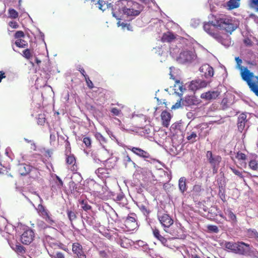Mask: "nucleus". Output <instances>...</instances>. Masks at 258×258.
Instances as JSON below:
<instances>
[{"label":"nucleus","mask_w":258,"mask_h":258,"mask_svg":"<svg viewBox=\"0 0 258 258\" xmlns=\"http://www.w3.org/2000/svg\"><path fill=\"white\" fill-rule=\"evenodd\" d=\"M135 217L134 214H131L125 221V225L130 230L135 229L138 227Z\"/></svg>","instance_id":"nucleus-15"},{"label":"nucleus","mask_w":258,"mask_h":258,"mask_svg":"<svg viewBox=\"0 0 258 258\" xmlns=\"http://www.w3.org/2000/svg\"><path fill=\"white\" fill-rule=\"evenodd\" d=\"M181 122H175L173 123L170 127V131L173 133H177L178 131H180L181 129Z\"/></svg>","instance_id":"nucleus-34"},{"label":"nucleus","mask_w":258,"mask_h":258,"mask_svg":"<svg viewBox=\"0 0 258 258\" xmlns=\"http://www.w3.org/2000/svg\"><path fill=\"white\" fill-rule=\"evenodd\" d=\"M162 125L164 127H168L171 118V114L167 111H163L161 114Z\"/></svg>","instance_id":"nucleus-18"},{"label":"nucleus","mask_w":258,"mask_h":258,"mask_svg":"<svg viewBox=\"0 0 258 258\" xmlns=\"http://www.w3.org/2000/svg\"><path fill=\"white\" fill-rule=\"evenodd\" d=\"M194 59V54L191 51L185 50L181 52L178 57L177 61L181 63H191Z\"/></svg>","instance_id":"nucleus-8"},{"label":"nucleus","mask_w":258,"mask_h":258,"mask_svg":"<svg viewBox=\"0 0 258 258\" xmlns=\"http://www.w3.org/2000/svg\"><path fill=\"white\" fill-rule=\"evenodd\" d=\"M230 169L234 174H235L236 175L239 177L240 179H242L243 180H244V176L242 175V171L236 169L234 167H230Z\"/></svg>","instance_id":"nucleus-38"},{"label":"nucleus","mask_w":258,"mask_h":258,"mask_svg":"<svg viewBox=\"0 0 258 258\" xmlns=\"http://www.w3.org/2000/svg\"><path fill=\"white\" fill-rule=\"evenodd\" d=\"M207 228L209 233H218L219 231L218 227L216 225H208Z\"/></svg>","instance_id":"nucleus-36"},{"label":"nucleus","mask_w":258,"mask_h":258,"mask_svg":"<svg viewBox=\"0 0 258 258\" xmlns=\"http://www.w3.org/2000/svg\"><path fill=\"white\" fill-rule=\"evenodd\" d=\"M66 162L68 165H72L73 169L76 164V159L73 155H67Z\"/></svg>","instance_id":"nucleus-33"},{"label":"nucleus","mask_w":258,"mask_h":258,"mask_svg":"<svg viewBox=\"0 0 258 258\" xmlns=\"http://www.w3.org/2000/svg\"><path fill=\"white\" fill-rule=\"evenodd\" d=\"M83 142L87 147H90L91 146L92 141L90 138L88 137H84Z\"/></svg>","instance_id":"nucleus-50"},{"label":"nucleus","mask_w":258,"mask_h":258,"mask_svg":"<svg viewBox=\"0 0 258 258\" xmlns=\"http://www.w3.org/2000/svg\"><path fill=\"white\" fill-rule=\"evenodd\" d=\"M47 251L49 255L52 258H65L64 254L61 252H56L55 253L52 251L51 249H47Z\"/></svg>","instance_id":"nucleus-31"},{"label":"nucleus","mask_w":258,"mask_h":258,"mask_svg":"<svg viewBox=\"0 0 258 258\" xmlns=\"http://www.w3.org/2000/svg\"><path fill=\"white\" fill-rule=\"evenodd\" d=\"M127 148L138 156L143 158L145 160L151 163H154L158 162V160L153 158L148 152L140 148L130 146L127 147Z\"/></svg>","instance_id":"nucleus-6"},{"label":"nucleus","mask_w":258,"mask_h":258,"mask_svg":"<svg viewBox=\"0 0 258 258\" xmlns=\"http://www.w3.org/2000/svg\"><path fill=\"white\" fill-rule=\"evenodd\" d=\"M72 251L78 258H86V255L83 250L82 246L79 243H74L72 245Z\"/></svg>","instance_id":"nucleus-14"},{"label":"nucleus","mask_w":258,"mask_h":258,"mask_svg":"<svg viewBox=\"0 0 258 258\" xmlns=\"http://www.w3.org/2000/svg\"><path fill=\"white\" fill-rule=\"evenodd\" d=\"M24 36V32L21 31H18L16 32L15 37L16 38H20Z\"/></svg>","instance_id":"nucleus-58"},{"label":"nucleus","mask_w":258,"mask_h":258,"mask_svg":"<svg viewBox=\"0 0 258 258\" xmlns=\"http://www.w3.org/2000/svg\"><path fill=\"white\" fill-rule=\"evenodd\" d=\"M123 162L125 165H126L128 163L133 162V161L132 160L131 157L126 153L124 154V156L123 157Z\"/></svg>","instance_id":"nucleus-53"},{"label":"nucleus","mask_w":258,"mask_h":258,"mask_svg":"<svg viewBox=\"0 0 258 258\" xmlns=\"http://www.w3.org/2000/svg\"><path fill=\"white\" fill-rule=\"evenodd\" d=\"M117 9L120 13L124 14L127 16H138L143 10V6L138 3L131 0H122L118 2L117 5Z\"/></svg>","instance_id":"nucleus-1"},{"label":"nucleus","mask_w":258,"mask_h":258,"mask_svg":"<svg viewBox=\"0 0 258 258\" xmlns=\"http://www.w3.org/2000/svg\"><path fill=\"white\" fill-rule=\"evenodd\" d=\"M95 186L96 187V189H97V192H103L104 193L105 191L106 190V187H102L101 190H100L99 188H101V186L98 184H95Z\"/></svg>","instance_id":"nucleus-56"},{"label":"nucleus","mask_w":258,"mask_h":258,"mask_svg":"<svg viewBox=\"0 0 258 258\" xmlns=\"http://www.w3.org/2000/svg\"><path fill=\"white\" fill-rule=\"evenodd\" d=\"M182 104L183 106L186 107L187 110L192 109L194 105V96H186L184 99L182 100Z\"/></svg>","instance_id":"nucleus-19"},{"label":"nucleus","mask_w":258,"mask_h":258,"mask_svg":"<svg viewBox=\"0 0 258 258\" xmlns=\"http://www.w3.org/2000/svg\"><path fill=\"white\" fill-rule=\"evenodd\" d=\"M215 25L219 29L224 30L230 34L237 28L234 21L230 17L223 15L215 18Z\"/></svg>","instance_id":"nucleus-2"},{"label":"nucleus","mask_w":258,"mask_h":258,"mask_svg":"<svg viewBox=\"0 0 258 258\" xmlns=\"http://www.w3.org/2000/svg\"><path fill=\"white\" fill-rule=\"evenodd\" d=\"M157 217L160 223L163 227L164 230L165 228L170 226V225L173 224V220L170 216L162 211L158 212Z\"/></svg>","instance_id":"nucleus-7"},{"label":"nucleus","mask_w":258,"mask_h":258,"mask_svg":"<svg viewBox=\"0 0 258 258\" xmlns=\"http://www.w3.org/2000/svg\"><path fill=\"white\" fill-rule=\"evenodd\" d=\"M110 112L113 115L120 116L121 114V111L116 107H112L110 109Z\"/></svg>","instance_id":"nucleus-47"},{"label":"nucleus","mask_w":258,"mask_h":258,"mask_svg":"<svg viewBox=\"0 0 258 258\" xmlns=\"http://www.w3.org/2000/svg\"><path fill=\"white\" fill-rule=\"evenodd\" d=\"M55 176L57 180V181L55 182L57 186L59 189H61L63 185V183L62 180L60 178V177L58 176H57V175H55Z\"/></svg>","instance_id":"nucleus-51"},{"label":"nucleus","mask_w":258,"mask_h":258,"mask_svg":"<svg viewBox=\"0 0 258 258\" xmlns=\"http://www.w3.org/2000/svg\"><path fill=\"white\" fill-rule=\"evenodd\" d=\"M221 93V91L218 89L214 91H209L202 93L201 98L207 101L216 99Z\"/></svg>","instance_id":"nucleus-12"},{"label":"nucleus","mask_w":258,"mask_h":258,"mask_svg":"<svg viewBox=\"0 0 258 258\" xmlns=\"http://www.w3.org/2000/svg\"><path fill=\"white\" fill-rule=\"evenodd\" d=\"M15 44L20 48H25L27 45L26 41L22 39L17 40L15 42Z\"/></svg>","instance_id":"nucleus-43"},{"label":"nucleus","mask_w":258,"mask_h":258,"mask_svg":"<svg viewBox=\"0 0 258 258\" xmlns=\"http://www.w3.org/2000/svg\"><path fill=\"white\" fill-rule=\"evenodd\" d=\"M106 131L107 133L108 134V135L110 136V137L112 140H117L115 136L113 134L112 132L111 131H110L108 128H106Z\"/></svg>","instance_id":"nucleus-61"},{"label":"nucleus","mask_w":258,"mask_h":258,"mask_svg":"<svg viewBox=\"0 0 258 258\" xmlns=\"http://www.w3.org/2000/svg\"><path fill=\"white\" fill-rule=\"evenodd\" d=\"M18 171L22 175H25L28 174L32 171L33 168L29 165L26 164H20L18 166Z\"/></svg>","instance_id":"nucleus-20"},{"label":"nucleus","mask_w":258,"mask_h":258,"mask_svg":"<svg viewBox=\"0 0 258 258\" xmlns=\"http://www.w3.org/2000/svg\"><path fill=\"white\" fill-rule=\"evenodd\" d=\"M140 250L146 252H149V251H150V248L149 247L148 245L146 243V244L140 249Z\"/></svg>","instance_id":"nucleus-62"},{"label":"nucleus","mask_w":258,"mask_h":258,"mask_svg":"<svg viewBox=\"0 0 258 258\" xmlns=\"http://www.w3.org/2000/svg\"><path fill=\"white\" fill-rule=\"evenodd\" d=\"M181 99L180 100L178 101L174 105H172L171 107L172 109H178L181 106Z\"/></svg>","instance_id":"nucleus-60"},{"label":"nucleus","mask_w":258,"mask_h":258,"mask_svg":"<svg viewBox=\"0 0 258 258\" xmlns=\"http://www.w3.org/2000/svg\"><path fill=\"white\" fill-rule=\"evenodd\" d=\"M37 225L42 228H45L46 227L45 223L42 221H38L37 222Z\"/></svg>","instance_id":"nucleus-64"},{"label":"nucleus","mask_w":258,"mask_h":258,"mask_svg":"<svg viewBox=\"0 0 258 258\" xmlns=\"http://www.w3.org/2000/svg\"><path fill=\"white\" fill-rule=\"evenodd\" d=\"M199 71L202 76L206 79L210 78L214 75V69L208 64L202 65L199 69Z\"/></svg>","instance_id":"nucleus-13"},{"label":"nucleus","mask_w":258,"mask_h":258,"mask_svg":"<svg viewBox=\"0 0 258 258\" xmlns=\"http://www.w3.org/2000/svg\"><path fill=\"white\" fill-rule=\"evenodd\" d=\"M67 215L68 216V218L70 221L71 222V225L73 227H74L73 224L72 223V221L74 220H75L77 218L76 213L70 210H67Z\"/></svg>","instance_id":"nucleus-39"},{"label":"nucleus","mask_w":258,"mask_h":258,"mask_svg":"<svg viewBox=\"0 0 258 258\" xmlns=\"http://www.w3.org/2000/svg\"><path fill=\"white\" fill-rule=\"evenodd\" d=\"M221 108L222 110H226L229 107V103L227 98H224L221 102Z\"/></svg>","instance_id":"nucleus-40"},{"label":"nucleus","mask_w":258,"mask_h":258,"mask_svg":"<svg viewBox=\"0 0 258 258\" xmlns=\"http://www.w3.org/2000/svg\"><path fill=\"white\" fill-rule=\"evenodd\" d=\"M86 222L90 225H92L94 224V219L92 217H87L86 218H84Z\"/></svg>","instance_id":"nucleus-55"},{"label":"nucleus","mask_w":258,"mask_h":258,"mask_svg":"<svg viewBox=\"0 0 258 258\" xmlns=\"http://www.w3.org/2000/svg\"><path fill=\"white\" fill-rule=\"evenodd\" d=\"M184 254H182L184 258H194V255L192 254V250L190 249V250L187 249H185L184 250Z\"/></svg>","instance_id":"nucleus-44"},{"label":"nucleus","mask_w":258,"mask_h":258,"mask_svg":"<svg viewBox=\"0 0 258 258\" xmlns=\"http://www.w3.org/2000/svg\"><path fill=\"white\" fill-rule=\"evenodd\" d=\"M191 121L189 122V123L187 124L186 128V131L187 132V136L186 138L188 140H192L194 137V132H191V129L192 128V124L191 123Z\"/></svg>","instance_id":"nucleus-32"},{"label":"nucleus","mask_w":258,"mask_h":258,"mask_svg":"<svg viewBox=\"0 0 258 258\" xmlns=\"http://www.w3.org/2000/svg\"><path fill=\"white\" fill-rule=\"evenodd\" d=\"M146 242L142 240H138L136 243V245L138 246L140 249L143 247L145 244Z\"/></svg>","instance_id":"nucleus-59"},{"label":"nucleus","mask_w":258,"mask_h":258,"mask_svg":"<svg viewBox=\"0 0 258 258\" xmlns=\"http://www.w3.org/2000/svg\"><path fill=\"white\" fill-rule=\"evenodd\" d=\"M153 235L164 246H168L167 240L160 234L158 229L153 230Z\"/></svg>","instance_id":"nucleus-22"},{"label":"nucleus","mask_w":258,"mask_h":258,"mask_svg":"<svg viewBox=\"0 0 258 258\" xmlns=\"http://www.w3.org/2000/svg\"><path fill=\"white\" fill-rule=\"evenodd\" d=\"M226 248L231 250L235 252L236 247V242H228L225 243Z\"/></svg>","instance_id":"nucleus-42"},{"label":"nucleus","mask_w":258,"mask_h":258,"mask_svg":"<svg viewBox=\"0 0 258 258\" xmlns=\"http://www.w3.org/2000/svg\"><path fill=\"white\" fill-rule=\"evenodd\" d=\"M225 213L226 215H227L228 216V218L230 220L233 221L234 223H236L237 218L235 214L233 213V212L232 211V209L230 208H228L225 211Z\"/></svg>","instance_id":"nucleus-30"},{"label":"nucleus","mask_w":258,"mask_h":258,"mask_svg":"<svg viewBox=\"0 0 258 258\" xmlns=\"http://www.w3.org/2000/svg\"><path fill=\"white\" fill-rule=\"evenodd\" d=\"M178 186L180 191L183 193L186 190V179L184 177L180 178L178 181Z\"/></svg>","instance_id":"nucleus-27"},{"label":"nucleus","mask_w":258,"mask_h":258,"mask_svg":"<svg viewBox=\"0 0 258 258\" xmlns=\"http://www.w3.org/2000/svg\"><path fill=\"white\" fill-rule=\"evenodd\" d=\"M37 196L40 200V203L38 206V207L36 209L40 216L41 217H44L45 215H47V214L49 213L47 210H46L45 207L42 205V203L43 202L42 199L40 197L39 195H37Z\"/></svg>","instance_id":"nucleus-21"},{"label":"nucleus","mask_w":258,"mask_h":258,"mask_svg":"<svg viewBox=\"0 0 258 258\" xmlns=\"http://www.w3.org/2000/svg\"><path fill=\"white\" fill-rule=\"evenodd\" d=\"M241 76L242 79L247 83L250 90L258 96V85L252 80L253 74L245 68L244 71L241 72Z\"/></svg>","instance_id":"nucleus-4"},{"label":"nucleus","mask_w":258,"mask_h":258,"mask_svg":"<svg viewBox=\"0 0 258 258\" xmlns=\"http://www.w3.org/2000/svg\"><path fill=\"white\" fill-rule=\"evenodd\" d=\"M210 83L204 80H196L195 81V88L196 89H200L205 88Z\"/></svg>","instance_id":"nucleus-25"},{"label":"nucleus","mask_w":258,"mask_h":258,"mask_svg":"<svg viewBox=\"0 0 258 258\" xmlns=\"http://www.w3.org/2000/svg\"><path fill=\"white\" fill-rule=\"evenodd\" d=\"M81 208L86 211L90 210L91 208V207L87 204V202H85L84 200H82L81 202Z\"/></svg>","instance_id":"nucleus-45"},{"label":"nucleus","mask_w":258,"mask_h":258,"mask_svg":"<svg viewBox=\"0 0 258 258\" xmlns=\"http://www.w3.org/2000/svg\"><path fill=\"white\" fill-rule=\"evenodd\" d=\"M11 247L18 254H23L25 253L24 247L18 242L11 244Z\"/></svg>","instance_id":"nucleus-24"},{"label":"nucleus","mask_w":258,"mask_h":258,"mask_svg":"<svg viewBox=\"0 0 258 258\" xmlns=\"http://www.w3.org/2000/svg\"><path fill=\"white\" fill-rule=\"evenodd\" d=\"M250 251V245L243 242H236L235 253L241 255H246Z\"/></svg>","instance_id":"nucleus-11"},{"label":"nucleus","mask_w":258,"mask_h":258,"mask_svg":"<svg viewBox=\"0 0 258 258\" xmlns=\"http://www.w3.org/2000/svg\"><path fill=\"white\" fill-rule=\"evenodd\" d=\"M246 233L249 238H254L258 242V232L255 229H249Z\"/></svg>","instance_id":"nucleus-28"},{"label":"nucleus","mask_w":258,"mask_h":258,"mask_svg":"<svg viewBox=\"0 0 258 258\" xmlns=\"http://www.w3.org/2000/svg\"><path fill=\"white\" fill-rule=\"evenodd\" d=\"M34 232L31 229L27 228L21 236V241L24 244H29L33 240Z\"/></svg>","instance_id":"nucleus-10"},{"label":"nucleus","mask_w":258,"mask_h":258,"mask_svg":"<svg viewBox=\"0 0 258 258\" xmlns=\"http://www.w3.org/2000/svg\"><path fill=\"white\" fill-rule=\"evenodd\" d=\"M95 137L99 142L102 146L103 149L102 152L106 158V160L109 159L112 155V153H111L110 150H108L104 145L106 143V139L100 133L98 132L95 133Z\"/></svg>","instance_id":"nucleus-9"},{"label":"nucleus","mask_w":258,"mask_h":258,"mask_svg":"<svg viewBox=\"0 0 258 258\" xmlns=\"http://www.w3.org/2000/svg\"><path fill=\"white\" fill-rule=\"evenodd\" d=\"M215 27H216V26L215 25V21L206 23L204 25L205 31L213 37H216L217 35V34L214 31Z\"/></svg>","instance_id":"nucleus-17"},{"label":"nucleus","mask_w":258,"mask_h":258,"mask_svg":"<svg viewBox=\"0 0 258 258\" xmlns=\"http://www.w3.org/2000/svg\"><path fill=\"white\" fill-rule=\"evenodd\" d=\"M43 218L45 219L47 222H48L51 225H53L54 224H55L54 221L50 216L49 213L47 214V215H45L44 217H43Z\"/></svg>","instance_id":"nucleus-49"},{"label":"nucleus","mask_w":258,"mask_h":258,"mask_svg":"<svg viewBox=\"0 0 258 258\" xmlns=\"http://www.w3.org/2000/svg\"><path fill=\"white\" fill-rule=\"evenodd\" d=\"M248 166L253 171L258 170V161L256 159L251 160L248 163Z\"/></svg>","instance_id":"nucleus-35"},{"label":"nucleus","mask_w":258,"mask_h":258,"mask_svg":"<svg viewBox=\"0 0 258 258\" xmlns=\"http://www.w3.org/2000/svg\"><path fill=\"white\" fill-rule=\"evenodd\" d=\"M170 79L175 80V84L174 85V90L175 93L178 95L179 96H181L182 95L184 91L186 90V88H188V90H194V80L190 81L189 84L186 83L184 85V88L183 87L182 83L180 82V81L178 80L175 79V77L172 74V72L173 70H175V68L171 67H170Z\"/></svg>","instance_id":"nucleus-3"},{"label":"nucleus","mask_w":258,"mask_h":258,"mask_svg":"<svg viewBox=\"0 0 258 258\" xmlns=\"http://www.w3.org/2000/svg\"><path fill=\"white\" fill-rule=\"evenodd\" d=\"M23 55L27 59L30 58L31 56L30 50L29 49H26L23 51Z\"/></svg>","instance_id":"nucleus-52"},{"label":"nucleus","mask_w":258,"mask_h":258,"mask_svg":"<svg viewBox=\"0 0 258 258\" xmlns=\"http://www.w3.org/2000/svg\"><path fill=\"white\" fill-rule=\"evenodd\" d=\"M236 158L238 160H242V161L246 160V158H247L246 155L245 154L242 153L240 152H237V153L236 155Z\"/></svg>","instance_id":"nucleus-48"},{"label":"nucleus","mask_w":258,"mask_h":258,"mask_svg":"<svg viewBox=\"0 0 258 258\" xmlns=\"http://www.w3.org/2000/svg\"><path fill=\"white\" fill-rule=\"evenodd\" d=\"M175 39V35L171 32L164 33L162 37V42H170Z\"/></svg>","instance_id":"nucleus-23"},{"label":"nucleus","mask_w":258,"mask_h":258,"mask_svg":"<svg viewBox=\"0 0 258 258\" xmlns=\"http://www.w3.org/2000/svg\"><path fill=\"white\" fill-rule=\"evenodd\" d=\"M50 132V142L52 144L53 142H54L56 140V135H57V132H55L54 130L52 129L49 130Z\"/></svg>","instance_id":"nucleus-41"},{"label":"nucleus","mask_w":258,"mask_h":258,"mask_svg":"<svg viewBox=\"0 0 258 258\" xmlns=\"http://www.w3.org/2000/svg\"><path fill=\"white\" fill-rule=\"evenodd\" d=\"M246 117L247 116L244 113L240 114L238 117L237 124L238 130L240 133H242L245 128V123L247 121Z\"/></svg>","instance_id":"nucleus-16"},{"label":"nucleus","mask_w":258,"mask_h":258,"mask_svg":"<svg viewBox=\"0 0 258 258\" xmlns=\"http://www.w3.org/2000/svg\"><path fill=\"white\" fill-rule=\"evenodd\" d=\"M164 230L174 238H182L184 235L182 227L179 223H173Z\"/></svg>","instance_id":"nucleus-5"},{"label":"nucleus","mask_w":258,"mask_h":258,"mask_svg":"<svg viewBox=\"0 0 258 258\" xmlns=\"http://www.w3.org/2000/svg\"><path fill=\"white\" fill-rule=\"evenodd\" d=\"M49 246L50 248H49L48 249H50V248H53V249L58 248V249H62L66 250V249L62 247L63 245L60 242H50L49 243Z\"/></svg>","instance_id":"nucleus-37"},{"label":"nucleus","mask_w":258,"mask_h":258,"mask_svg":"<svg viewBox=\"0 0 258 258\" xmlns=\"http://www.w3.org/2000/svg\"><path fill=\"white\" fill-rule=\"evenodd\" d=\"M186 220L189 224H192L194 220L193 216L190 215H189V217L187 216L186 217Z\"/></svg>","instance_id":"nucleus-63"},{"label":"nucleus","mask_w":258,"mask_h":258,"mask_svg":"<svg viewBox=\"0 0 258 258\" xmlns=\"http://www.w3.org/2000/svg\"><path fill=\"white\" fill-rule=\"evenodd\" d=\"M248 5H250L252 7H258V0H248Z\"/></svg>","instance_id":"nucleus-57"},{"label":"nucleus","mask_w":258,"mask_h":258,"mask_svg":"<svg viewBox=\"0 0 258 258\" xmlns=\"http://www.w3.org/2000/svg\"><path fill=\"white\" fill-rule=\"evenodd\" d=\"M9 14L10 15V17L12 18L15 19L18 17V12L13 9H10L9 10Z\"/></svg>","instance_id":"nucleus-46"},{"label":"nucleus","mask_w":258,"mask_h":258,"mask_svg":"<svg viewBox=\"0 0 258 258\" xmlns=\"http://www.w3.org/2000/svg\"><path fill=\"white\" fill-rule=\"evenodd\" d=\"M85 81L87 84V86L90 88H92L93 87V84L92 82L90 80L88 76H86L85 78Z\"/></svg>","instance_id":"nucleus-54"},{"label":"nucleus","mask_w":258,"mask_h":258,"mask_svg":"<svg viewBox=\"0 0 258 258\" xmlns=\"http://www.w3.org/2000/svg\"><path fill=\"white\" fill-rule=\"evenodd\" d=\"M208 161L212 165L213 167L215 168L216 166H218L221 162V157L220 156H213Z\"/></svg>","instance_id":"nucleus-26"},{"label":"nucleus","mask_w":258,"mask_h":258,"mask_svg":"<svg viewBox=\"0 0 258 258\" xmlns=\"http://www.w3.org/2000/svg\"><path fill=\"white\" fill-rule=\"evenodd\" d=\"M240 0H229L227 2V6L230 10L237 8L240 6Z\"/></svg>","instance_id":"nucleus-29"}]
</instances>
